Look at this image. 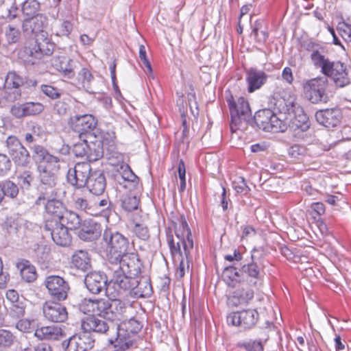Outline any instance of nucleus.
I'll use <instances>...</instances> for the list:
<instances>
[{"label":"nucleus","mask_w":351,"mask_h":351,"mask_svg":"<svg viewBox=\"0 0 351 351\" xmlns=\"http://www.w3.org/2000/svg\"><path fill=\"white\" fill-rule=\"evenodd\" d=\"M102 241L106 246L108 265L122 263L123 266L134 271L136 268L135 263L139 261L136 254L128 253L129 241L118 231L106 228L102 234Z\"/></svg>","instance_id":"1"},{"label":"nucleus","mask_w":351,"mask_h":351,"mask_svg":"<svg viewBox=\"0 0 351 351\" xmlns=\"http://www.w3.org/2000/svg\"><path fill=\"white\" fill-rule=\"evenodd\" d=\"M136 268L132 271L127 265L123 266L122 263L114 265H108L109 269L112 273V276L109 281L110 288L114 289L117 295L132 290L134 286L136 284V276L140 273V262L136 261L135 263Z\"/></svg>","instance_id":"2"},{"label":"nucleus","mask_w":351,"mask_h":351,"mask_svg":"<svg viewBox=\"0 0 351 351\" xmlns=\"http://www.w3.org/2000/svg\"><path fill=\"white\" fill-rule=\"evenodd\" d=\"M228 104L231 115L230 128L232 132L245 128L247 124L253 122L254 117L249 103L245 98L239 97L236 102L230 100Z\"/></svg>","instance_id":"3"},{"label":"nucleus","mask_w":351,"mask_h":351,"mask_svg":"<svg viewBox=\"0 0 351 351\" xmlns=\"http://www.w3.org/2000/svg\"><path fill=\"white\" fill-rule=\"evenodd\" d=\"M121 328L117 327L115 329V336L111 337L108 339V341L110 344H113L114 351H125L129 349L132 345V341L128 338H126L125 334H122L121 331L127 332L128 335L130 333L136 334L143 328V325L140 322L134 318H131L127 322H123L121 325Z\"/></svg>","instance_id":"4"},{"label":"nucleus","mask_w":351,"mask_h":351,"mask_svg":"<svg viewBox=\"0 0 351 351\" xmlns=\"http://www.w3.org/2000/svg\"><path fill=\"white\" fill-rule=\"evenodd\" d=\"M125 304L119 299H96L94 316L98 315L110 321H120L123 318Z\"/></svg>","instance_id":"5"},{"label":"nucleus","mask_w":351,"mask_h":351,"mask_svg":"<svg viewBox=\"0 0 351 351\" xmlns=\"http://www.w3.org/2000/svg\"><path fill=\"white\" fill-rule=\"evenodd\" d=\"M253 122L265 132L275 133L285 132L287 130L286 123L271 110L267 108L256 112Z\"/></svg>","instance_id":"6"},{"label":"nucleus","mask_w":351,"mask_h":351,"mask_svg":"<svg viewBox=\"0 0 351 351\" xmlns=\"http://www.w3.org/2000/svg\"><path fill=\"white\" fill-rule=\"evenodd\" d=\"M38 169L40 173V187L42 190H45L36 200V204H40L42 198L48 197L49 196H56L57 191L55 187L58 170L54 167L52 169H49V167L43 166H38Z\"/></svg>","instance_id":"7"},{"label":"nucleus","mask_w":351,"mask_h":351,"mask_svg":"<svg viewBox=\"0 0 351 351\" xmlns=\"http://www.w3.org/2000/svg\"><path fill=\"white\" fill-rule=\"evenodd\" d=\"M44 284L53 300L61 302L67 298L70 287L63 278L55 275L48 276Z\"/></svg>","instance_id":"8"},{"label":"nucleus","mask_w":351,"mask_h":351,"mask_svg":"<svg viewBox=\"0 0 351 351\" xmlns=\"http://www.w3.org/2000/svg\"><path fill=\"white\" fill-rule=\"evenodd\" d=\"M93 334L83 330L77 335L70 337L62 342L64 351H87L93 348L95 343Z\"/></svg>","instance_id":"9"},{"label":"nucleus","mask_w":351,"mask_h":351,"mask_svg":"<svg viewBox=\"0 0 351 351\" xmlns=\"http://www.w3.org/2000/svg\"><path fill=\"white\" fill-rule=\"evenodd\" d=\"M25 83V78L15 71H9L6 75L3 93L5 99L10 101H14L21 96V87Z\"/></svg>","instance_id":"10"},{"label":"nucleus","mask_w":351,"mask_h":351,"mask_svg":"<svg viewBox=\"0 0 351 351\" xmlns=\"http://www.w3.org/2000/svg\"><path fill=\"white\" fill-rule=\"evenodd\" d=\"M308 53L312 65L316 69H321L324 75L328 72L329 68L333 62L327 57L328 51L326 47L316 43H308Z\"/></svg>","instance_id":"11"},{"label":"nucleus","mask_w":351,"mask_h":351,"mask_svg":"<svg viewBox=\"0 0 351 351\" xmlns=\"http://www.w3.org/2000/svg\"><path fill=\"white\" fill-rule=\"evenodd\" d=\"M258 319V313L255 309H247L234 312L227 316L229 325L240 326L244 329L254 327Z\"/></svg>","instance_id":"12"},{"label":"nucleus","mask_w":351,"mask_h":351,"mask_svg":"<svg viewBox=\"0 0 351 351\" xmlns=\"http://www.w3.org/2000/svg\"><path fill=\"white\" fill-rule=\"evenodd\" d=\"M68 123L79 138H82L84 134L95 130L97 121L92 114H85L71 116Z\"/></svg>","instance_id":"13"},{"label":"nucleus","mask_w":351,"mask_h":351,"mask_svg":"<svg viewBox=\"0 0 351 351\" xmlns=\"http://www.w3.org/2000/svg\"><path fill=\"white\" fill-rule=\"evenodd\" d=\"M107 276L100 271H91L87 274L84 278V283L88 291L93 294H99L104 291L106 294L110 293L109 282Z\"/></svg>","instance_id":"14"},{"label":"nucleus","mask_w":351,"mask_h":351,"mask_svg":"<svg viewBox=\"0 0 351 351\" xmlns=\"http://www.w3.org/2000/svg\"><path fill=\"white\" fill-rule=\"evenodd\" d=\"M91 173V167L88 162H78L73 169L69 170L67 180L71 184L82 188L86 185Z\"/></svg>","instance_id":"15"},{"label":"nucleus","mask_w":351,"mask_h":351,"mask_svg":"<svg viewBox=\"0 0 351 351\" xmlns=\"http://www.w3.org/2000/svg\"><path fill=\"white\" fill-rule=\"evenodd\" d=\"M328 80L326 77L308 80V101L313 104L326 103L328 96L326 93Z\"/></svg>","instance_id":"16"},{"label":"nucleus","mask_w":351,"mask_h":351,"mask_svg":"<svg viewBox=\"0 0 351 351\" xmlns=\"http://www.w3.org/2000/svg\"><path fill=\"white\" fill-rule=\"evenodd\" d=\"M45 229L49 232L53 241L58 245L68 246L71 243V236L69 229L63 226L58 221H46Z\"/></svg>","instance_id":"17"},{"label":"nucleus","mask_w":351,"mask_h":351,"mask_svg":"<svg viewBox=\"0 0 351 351\" xmlns=\"http://www.w3.org/2000/svg\"><path fill=\"white\" fill-rule=\"evenodd\" d=\"M256 250L254 249L251 256V262L244 264L240 269L242 282L246 281L250 285L256 286L261 279V269L255 261Z\"/></svg>","instance_id":"18"},{"label":"nucleus","mask_w":351,"mask_h":351,"mask_svg":"<svg viewBox=\"0 0 351 351\" xmlns=\"http://www.w3.org/2000/svg\"><path fill=\"white\" fill-rule=\"evenodd\" d=\"M43 311L45 317L53 322H63L68 317L66 307L58 302L52 301L45 302Z\"/></svg>","instance_id":"19"},{"label":"nucleus","mask_w":351,"mask_h":351,"mask_svg":"<svg viewBox=\"0 0 351 351\" xmlns=\"http://www.w3.org/2000/svg\"><path fill=\"white\" fill-rule=\"evenodd\" d=\"M54 50V45L50 42L43 40L42 43H38L36 40H32L28 46H25L23 49L24 53L35 59H40L43 56H50Z\"/></svg>","instance_id":"20"},{"label":"nucleus","mask_w":351,"mask_h":351,"mask_svg":"<svg viewBox=\"0 0 351 351\" xmlns=\"http://www.w3.org/2000/svg\"><path fill=\"white\" fill-rule=\"evenodd\" d=\"M81 326L82 330L90 333L106 334L111 332L108 324L94 315H88L82 319Z\"/></svg>","instance_id":"21"},{"label":"nucleus","mask_w":351,"mask_h":351,"mask_svg":"<svg viewBox=\"0 0 351 351\" xmlns=\"http://www.w3.org/2000/svg\"><path fill=\"white\" fill-rule=\"evenodd\" d=\"M102 232L101 223L93 219L84 220L78 232L79 238L84 241H93L98 239Z\"/></svg>","instance_id":"22"},{"label":"nucleus","mask_w":351,"mask_h":351,"mask_svg":"<svg viewBox=\"0 0 351 351\" xmlns=\"http://www.w3.org/2000/svg\"><path fill=\"white\" fill-rule=\"evenodd\" d=\"M341 112L337 108H327L317 110L315 118L318 123L330 128L337 126L341 120Z\"/></svg>","instance_id":"23"},{"label":"nucleus","mask_w":351,"mask_h":351,"mask_svg":"<svg viewBox=\"0 0 351 351\" xmlns=\"http://www.w3.org/2000/svg\"><path fill=\"white\" fill-rule=\"evenodd\" d=\"M324 75V77L332 78L335 84L339 87H344L350 83L346 68L340 62H333L328 72L326 73Z\"/></svg>","instance_id":"24"},{"label":"nucleus","mask_w":351,"mask_h":351,"mask_svg":"<svg viewBox=\"0 0 351 351\" xmlns=\"http://www.w3.org/2000/svg\"><path fill=\"white\" fill-rule=\"evenodd\" d=\"M268 78V75L263 71L251 68L246 70L245 80L247 83V90L253 93L261 88Z\"/></svg>","instance_id":"25"},{"label":"nucleus","mask_w":351,"mask_h":351,"mask_svg":"<svg viewBox=\"0 0 351 351\" xmlns=\"http://www.w3.org/2000/svg\"><path fill=\"white\" fill-rule=\"evenodd\" d=\"M42 204H45L46 212L53 217L51 220L60 221L66 210L63 203L56 199L55 196L42 198Z\"/></svg>","instance_id":"26"},{"label":"nucleus","mask_w":351,"mask_h":351,"mask_svg":"<svg viewBox=\"0 0 351 351\" xmlns=\"http://www.w3.org/2000/svg\"><path fill=\"white\" fill-rule=\"evenodd\" d=\"M86 186L92 194L101 195L106 187V180L104 172L101 170L92 172Z\"/></svg>","instance_id":"27"},{"label":"nucleus","mask_w":351,"mask_h":351,"mask_svg":"<svg viewBox=\"0 0 351 351\" xmlns=\"http://www.w3.org/2000/svg\"><path fill=\"white\" fill-rule=\"evenodd\" d=\"M34 335L38 339L45 341H58L64 336L62 328L55 325L38 328Z\"/></svg>","instance_id":"28"},{"label":"nucleus","mask_w":351,"mask_h":351,"mask_svg":"<svg viewBox=\"0 0 351 351\" xmlns=\"http://www.w3.org/2000/svg\"><path fill=\"white\" fill-rule=\"evenodd\" d=\"M47 22V19L43 14L28 17L23 21V31L27 34L42 32Z\"/></svg>","instance_id":"29"},{"label":"nucleus","mask_w":351,"mask_h":351,"mask_svg":"<svg viewBox=\"0 0 351 351\" xmlns=\"http://www.w3.org/2000/svg\"><path fill=\"white\" fill-rule=\"evenodd\" d=\"M16 267L20 270L21 278L27 282L36 280L37 274L35 267L27 261L23 259L16 263Z\"/></svg>","instance_id":"30"},{"label":"nucleus","mask_w":351,"mask_h":351,"mask_svg":"<svg viewBox=\"0 0 351 351\" xmlns=\"http://www.w3.org/2000/svg\"><path fill=\"white\" fill-rule=\"evenodd\" d=\"M71 263L74 267L83 271L88 270L91 266L88 254L84 250L75 252L71 258Z\"/></svg>","instance_id":"31"},{"label":"nucleus","mask_w":351,"mask_h":351,"mask_svg":"<svg viewBox=\"0 0 351 351\" xmlns=\"http://www.w3.org/2000/svg\"><path fill=\"white\" fill-rule=\"evenodd\" d=\"M58 223L69 230L78 229L82 224L80 215L73 211L68 210H66Z\"/></svg>","instance_id":"32"},{"label":"nucleus","mask_w":351,"mask_h":351,"mask_svg":"<svg viewBox=\"0 0 351 351\" xmlns=\"http://www.w3.org/2000/svg\"><path fill=\"white\" fill-rule=\"evenodd\" d=\"M77 81L87 92L94 93L95 79L90 71L86 68H82L78 73Z\"/></svg>","instance_id":"33"},{"label":"nucleus","mask_w":351,"mask_h":351,"mask_svg":"<svg viewBox=\"0 0 351 351\" xmlns=\"http://www.w3.org/2000/svg\"><path fill=\"white\" fill-rule=\"evenodd\" d=\"M235 263L233 265L226 266L222 274V277L224 281L229 286H234L235 282H241L242 278L241 276L240 269H238L235 266Z\"/></svg>","instance_id":"34"},{"label":"nucleus","mask_w":351,"mask_h":351,"mask_svg":"<svg viewBox=\"0 0 351 351\" xmlns=\"http://www.w3.org/2000/svg\"><path fill=\"white\" fill-rule=\"evenodd\" d=\"M77 62L68 58L64 57L57 64V69L63 73L64 76L70 79L75 76V69L77 68Z\"/></svg>","instance_id":"35"},{"label":"nucleus","mask_w":351,"mask_h":351,"mask_svg":"<svg viewBox=\"0 0 351 351\" xmlns=\"http://www.w3.org/2000/svg\"><path fill=\"white\" fill-rule=\"evenodd\" d=\"M181 226L184 230H186V238L184 239L183 234L182 238L181 239V243L183 246L184 254L186 256V259L188 260L190 254V250L193 247V241L192 239L191 230L189 228L188 223L184 216L181 217Z\"/></svg>","instance_id":"36"},{"label":"nucleus","mask_w":351,"mask_h":351,"mask_svg":"<svg viewBox=\"0 0 351 351\" xmlns=\"http://www.w3.org/2000/svg\"><path fill=\"white\" fill-rule=\"evenodd\" d=\"M104 143V140L98 138L95 140V144H87L88 147L87 150V159H88L89 161H96L103 156V146Z\"/></svg>","instance_id":"37"},{"label":"nucleus","mask_w":351,"mask_h":351,"mask_svg":"<svg viewBox=\"0 0 351 351\" xmlns=\"http://www.w3.org/2000/svg\"><path fill=\"white\" fill-rule=\"evenodd\" d=\"M254 298V291L249 288H239L233 293L232 300L235 305L246 304Z\"/></svg>","instance_id":"38"},{"label":"nucleus","mask_w":351,"mask_h":351,"mask_svg":"<svg viewBox=\"0 0 351 351\" xmlns=\"http://www.w3.org/2000/svg\"><path fill=\"white\" fill-rule=\"evenodd\" d=\"M136 284L132 290L134 295L140 298H147L151 295L152 293V285L147 279L138 280L136 278Z\"/></svg>","instance_id":"39"},{"label":"nucleus","mask_w":351,"mask_h":351,"mask_svg":"<svg viewBox=\"0 0 351 351\" xmlns=\"http://www.w3.org/2000/svg\"><path fill=\"white\" fill-rule=\"evenodd\" d=\"M10 156L15 164L19 166H27L30 162L29 153L23 145Z\"/></svg>","instance_id":"40"},{"label":"nucleus","mask_w":351,"mask_h":351,"mask_svg":"<svg viewBox=\"0 0 351 351\" xmlns=\"http://www.w3.org/2000/svg\"><path fill=\"white\" fill-rule=\"evenodd\" d=\"M121 207L127 211H132L138 208L139 199L132 193L124 195L121 199Z\"/></svg>","instance_id":"41"},{"label":"nucleus","mask_w":351,"mask_h":351,"mask_svg":"<svg viewBox=\"0 0 351 351\" xmlns=\"http://www.w3.org/2000/svg\"><path fill=\"white\" fill-rule=\"evenodd\" d=\"M311 208L312 209V213H311L312 219L317 223L320 230H322L320 226H323V223L321 221L320 216L325 213L324 204L322 202H315L311 204Z\"/></svg>","instance_id":"42"},{"label":"nucleus","mask_w":351,"mask_h":351,"mask_svg":"<svg viewBox=\"0 0 351 351\" xmlns=\"http://www.w3.org/2000/svg\"><path fill=\"white\" fill-rule=\"evenodd\" d=\"M40 10V3L37 0H26L22 6L24 15L29 17L36 16Z\"/></svg>","instance_id":"43"},{"label":"nucleus","mask_w":351,"mask_h":351,"mask_svg":"<svg viewBox=\"0 0 351 351\" xmlns=\"http://www.w3.org/2000/svg\"><path fill=\"white\" fill-rule=\"evenodd\" d=\"M15 336L8 330L0 329V349H8L14 343Z\"/></svg>","instance_id":"44"},{"label":"nucleus","mask_w":351,"mask_h":351,"mask_svg":"<svg viewBox=\"0 0 351 351\" xmlns=\"http://www.w3.org/2000/svg\"><path fill=\"white\" fill-rule=\"evenodd\" d=\"M19 180V184L23 189L28 190L32 182H34V178L33 173L29 170H25L21 172L17 177Z\"/></svg>","instance_id":"45"},{"label":"nucleus","mask_w":351,"mask_h":351,"mask_svg":"<svg viewBox=\"0 0 351 351\" xmlns=\"http://www.w3.org/2000/svg\"><path fill=\"white\" fill-rule=\"evenodd\" d=\"M1 189L5 193V196L10 197L11 198H15L19 194V187L13 182L10 180H6L2 183Z\"/></svg>","instance_id":"46"},{"label":"nucleus","mask_w":351,"mask_h":351,"mask_svg":"<svg viewBox=\"0 0 351 351\" xmlns=\"http://www.w3.org/2000/svg\"><path fill=\"white\" fill-rule=\"evenodd\" d=\"M60 158L48 153L40 162L39 166L47 167L49 169L56 168L59 170L60 169Z\"/></svg>","instance_id":"47"},{"label":"nucleus","mask_w":351,"mask_h":351,"mask_svg":"<svg viewBox=\"0 0 351 351\" xmlns=\"http://www.w3.org/2000/svg\"><path fill=\"white\" fill-rule=\"evenodd\" d=\"M24 105L27 117L38 114L44 110V106L39 102H26Z\"/></svg>","instance_id":"48"},{"label":"nucleus","mask_w":351,"mask_h":351,"mask_svg":"<svg viewBox=\"0 0 351 351\" xmlns=\"http://www.w3.org/2000/svg\"><path fill=\"white\" fill-rule=\"evenodd\" d=\"M133 232L138 239L143 241H147L150 237L147 227L138 222H134Z\"/></svg>","instance_id":"49"},{"label":"nucleus","mask_w":351,"mask_h":351,"mask_svg":"<svg viewBox=\"0 0 351 351\" xmlns=\"http://www.w3.org/2000/svg\"><path fill=\"white\" fill-rule=\"evenodd\" d=\"M5 146L10 156L20 149L23 145L18 138L14 136H10L5 141Z\"/></svg>","instance_id":"50"},{"label":"nucleus","mask_w":351,"mask_h":351,"mask_svg":"<svg viewBox=\"0 0 351 351\" xmlns=\"http://www.w3.org/2000/svg\"><path fill=\"white\" fill-rule=\"evenodd\" d=\"M238 347L244 348L246 351H263V346L261 341L250 340L247 342L238 343Z\"/></svg>","instance_id":"51"},{"label":"nucleus","mask_w":351,"mask_h":351,"mask_svg":"<svg viewBox=\"0 0 351 351\" xmlns=\"http://www.w3.org/2000/svg\"><path fill=\"white\" fill-rule=\"evenodd\" d=\"M25 305L23 301L11 304L10 306V315L16 318H20L25 315Z\"/></svg>","instance_id":"52"},{"label":"nucleus","mask_w":351,"mask_h":351,"mask_svg":"<svg viewBox=\"0 0 351 351\" xmlns=\"http://www.w3.org/2000/svg\"><path fill=\"white\" fill-rule=\"evenodd\" d=\"M12 162L5 154L0 153V176L5 175L11 169Z\"/></svg>","instance_id":"53"},{"label":"nucleus","mask_w":351,"mask_h":351,"mask_svg":"<svg viewBox=\"0 0 351 351\" xmlns=\"http://www.w3.org/2000/svg\"><path fill=\"white\" fill-rule=\"evenodd\" d=\"M95 300L84 298L80 304V310L84 313H91L94 315Z\"/></svg>","instance_id":"54"},{"label":"nucleus","mask_w":351,"mask_h":351,"mask_svg":"<svg viewBox=\"0 0 351 351\" xmlns=\"http://www.w3.org/2000/svg\"><path fill=\"white\" fill-rule=\"evenodd\" d=\"M88 145L86 143L82 142L77 143L73 145L72 152L76 157H87Z\"/></svg>","instance_id":"55"},{"label":"nucleus","mask_w":351,"mask_h":351,"mask_svg":"<svg viewBox=\"0 0 351 351\" xmlns=\"http://www.w3.org/2000/svg\"><path fill=\"white\" fill-rule=\"evenodd\" d=\"M41 90L45 95L52 99H58L61 95L58 88L49 85H42Z\"/></svg>","instance_id":"56"},{"label":"nucleus","mask_w":351,"mask_h":351,"mask_svg":"<svg viewBox=\"0 0 351 351\" xmlns=\"http://www.w3.org/2000/svg\"><path fill=\"white\" fill-rule=\"evenodd\" d=\"M30 149L33 151L35 159L39 162L42 161V159L49 153L44 147L40 145L34 144L33 146L30 147Z\"/></svg>","instance_id":"57"},{"label":"nucleus","mask_w":351,"mask_h":351,"mask_svg":"<svg viewBox=\"0 0 351 351\" xmlns=\"http://www.w3.org/2000/svg\"><path fill=\"white\" fill-rule=\"evenodd\" d=\"M19 31L14 27L9 26L5 30V36L9 43H16L19 38Z\"/></svg>","instance_id":"58"},{"label":"nucleus","mask_w":351,"mask_h":351,"mask_svg":"<svg viewBox=\"0 0 351 351\" xmlns=\"http://www.w3.org/2000/svg\"><path fill=\"white\" fill-rule=\"evenodd\" d=\"M139 58L143 65L147 69V72L149 73H152L151 63L147 58L145 47L143 45L139 47Z\"/></svg>","instance_id":"59"},{"label":"nucleus","mask_w":351,"mask_h":351,"mask_svg":"<svg viewBox=\"0 0 351 351\" xmlns=\"http://www.w3.org/2000/svg\"><path fill=\"white\" fill-rule=\"evenodd\" d=\"M97 130L95 129L94 131H90L83 135V138H81L86 144H95V140L100 138L103 140L101 134H97Z\"/></svg>","instance_id":"60"},{"label":"nucleus","mask_w":351,"mask_h":351,"mask_svg":"<svg viewBox=\"0 0 351 351\" xmlns=\"http://www.w3.org/2000/svg\"><path fill=\"white\" fill-rule=\"evenodd\" d=\"M73 29V24L69 21H64L57 31L58 36H68Z\"/></svg>","instance_id":"61"},{"label":"nucleus","mask_w":351,"mask_h":351,"mask_svg":"<svg viewBox=\"0 0 351 351\" xmlns=\"http://www.w3.org/2000/svg\"><path fill=\"white\" fill-rule=\"evenodd\" d=\"M10 112L14 117L18 119L27 117L24 104L14 105L10 109Z\"/></svg>","instance_id":"62"},{"label":"nucleus","mask_w":351,"mask_h":351,"mask_svg":"<svg viewBox=\"0 0 351 351\" xmlns=\"http://www.w3.org/2000/svg\"><path fill=\"white\" fill-rule=\"evenodd\" d=\"M74 205L77 209L84 210L86 213H88L90 210L88 201L83 197H76L74 200Z\"/></svg>","instance_id":"63"},{"label":"nucleus","mask_w":351,"mask_h":351,"mask_svg":"<svg viewBox=\"0 0 351 351\" xmlns=\"http://www.w3.org/2000/svg\"><path fill=\"white\" fill-rule=\"evenodd\" d=\"M239 180L237 182H234L233 185V187L237 193H247L248 191H250V188L247 185L245 179L241 177L239 178Z\"/></svg>","instance_id":"64"}]
</instances>
